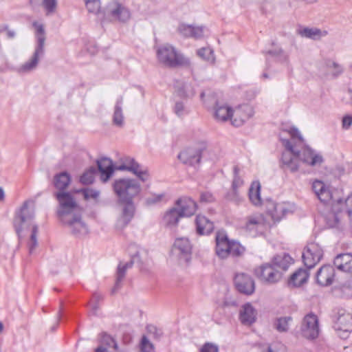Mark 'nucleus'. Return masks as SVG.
I'll return each instance as SVG.
<instances>
[{"mask_svg": "<svg viewBox=\"0 0 352 352\" xmlns=\"http://www.w3.org/2000/svg\"><path fill=\"white\" fill-rule=\"evenodd\" d=\"M281 142L286 151L283 152L281 157V168L285 171L295 173L299 168L298 160L311 166L320 165L323 162L322 156L316 153L309 146L296 142L292 144L289 139H284L280 136Z\"/></svg>", "mask_w": 352, "mask_h": 352, "instance_id": "obj_1", "label": "nucleus"}, {"mask_svg": "<svg viewBox=\"0 0 352 352\" xmlns=\"http://www.w3.org/2000/svg\"><path fill=\"white\" fill-rule=\"evenodd\" d=\"M113 189L118 197V204L124 206L122 215L117 221V227L123 229L134 216L135 208L133 199L141 191L140 184L135 179L122 178L115 180Z\"/></svg>", "mask_w": 352, "mask_h": 352, "instance_id": "obj_2", "label": "nucleus"}, {"mask_svg": "<svg viewBox=\"0 0 352 352\" xmlns=\"http://www.w3.org/2000/svg\"><path fill=\"white\" fill-rule=\"evenodd\" d=\"M217 255L222 258H226L229 256L238 257L241 256L245 249L239 242L230 240L227 234L223 231H218L215 236Z\"/></svg>", "mask_w": 352, "mask_h": 352, "instance_id": "obj_3", "label": "nucleus"}, {"mask_svg": "<svg viewBox=\"0 0 352 352\" xmlns=\"http://www.w3.org/2000/svg\"><path fill=\"white\" fill-rule=\"evenodd\" d=\"M157 60L160 63L169 67L186 66L190 64L189 59L178 52L171 45L166 43L158 47L156 51Z\"/></svg>", "mask_w": 352, "mask_h": 352, "instance_id": "obj_4", "label": "nucleus"}, {"mask_svg": "<svg viewBox=\"0 0 352 352\" xmlns=\"http://www.w3.org/2000/svg\"><path fill=\"white\" fill-rule=\"evenodd\" d=\"M332 318L333 327L338 336L346 339L352 331V314L343 308H336Z\"/></svg>", "mask_w": 352, "mask_h": 352, "instance_id": "obj_5", "label": "nucleus"}, {"mask_svg": "<svg viewBox=\"0 0 352 352\" xmlns=\"http://www.w3.org/2000/svg\"><path fill=\"white\" fill-rule=\"evenodd\" d=\"M54 196L57 199L59 207L57 210V214L60 221L64 218H67L77 208L78 205L72 195L69 192H56Z\"/></svg>", "mask_w": 352, "mask_h": 352, "instance_id": "obj_6", "label": "nucleus"}, {"mask_svg": "<svg viewBox=\"0 0 352 352\" xmlns=\"http://www.w3.org/2000/svg\"><path fill=\"white\" fill-rule=\"evenodd\" d=\"M28 204V201H25L14 218L13 225L19 238L22 230L32 225L34 218V212L29 208Z\"/></svg>", "mask_w": 352, "mask_h": 352, "instance_id": "obj_7", "label": "nucleus"}, {"mask_svg": "<svg viewBox=\"0 0 352 352\" xmlns=\"http://www.w3.org/2000/svg\"><path fill=\"white\" fill-rule=\"evenodd\" d=\"M278 270L270 262L256 268L254 273L261 282L267 285H273L279 282L283 278L280 271Z\"/></svg>", "mask_w": 352, "mask_h": 352, "instance_id": "obj_8", "label": "nucleus"}, {"mask_svg": "<svg viewBox=\"0 0 352 352\" xmlns=\"http://www.w3.org/2000/svg\"><path fill=\"white\" fill-rule=\"evenodd\" d=\"M300 331L302 336L308 340L317 338L320 332L317 316L312 313L307 314L303 318Z\"/></svg>", "mask_w": 352, "mask_h": 352, "instance_id": "obj_9", "label": "nucleus"}, {"mask_svg": "<svg viewBox=\"0 0 352 352\" xmlns=\"http://www.w3.org/2000/svg\"><path fill=\"white\" fill-rule=\"evenodd\" d=\"M322 256V248L317 243H310L305 248L302 258L305 266L310 270L320 261Z\"/></svg>", "mask_w": 352, "mask_h": 352, "instance_id": "obj_10", "label": "nucleus"}, {"mask_svg": "<svg viewBox=\"0 0 352 352\" xmlns=\"http://www.w3.org/2000/svg\"><path fill=\"white\" fill-rule=\"evenodd\" d=\"M119 170H128L135 175L142 182H146L149 179L150 175L146 168H144L133 158L126 157L124 159L122 164L116 168Z\"/></svg>", "mask_w": 352, "mask_h": 352, "instance_id": "obj_11", "label": "nucleus"}, {"mask_svg": "<svg viewBox=\"0 0 352 352\" xmlns=\"http://www.w3.org/2000/svg\"><path fill=\"white\" fill-rule=\"evenodd\" d=\"M239 109L236 110L235 117L233 119H231L232 124L236 126H239L242 125L245 122V120L250 117V116H248L237 119L236 116L239 113ZM233 115V110L231 107L225 104H219V102L216 103L214 117L217 120L221 121H226L228 119L232 118Z\"/></svg>", "mask_w": 352, "mask_h": 352, "instance_id": "obj_12", "label": "nucleus"}, {"mask_svg": "<svg viewBox=\"0 0 352 352\" xmlns=\"http://www.w3.org/2000/svg\"><path fill=\"white\" fill-rule=\"evenodd\" d=\"M234 283L237 291L241 294L249 296L254 292V280L252 276L248 274H236L234 278Z\"/></svg>", "mask_w": 352, "mask_h": 352, "instance_id": "obj_13", "label": "nucleus"}, {"mask_svg": "<svg viewBox=\"0 0 352 352\" xmlns=\"http://www.w3.org/2000/svg\"><path fill=\"white\" fill-rule=\"evenodd\" d=\"M243 229L252 237L263 234L265 231L263 217L261 214L248 216Z\"/></svg>", "mask_w": 352, "mask_h": 352, "instance_id": "obj_14", "label": "nucleus"}, {"mask_svg": "<svg viewBox=\"0 0 352 352\" xmlns=\"http://www.w3.org/2000/svg\"><path fill=\"white\" fill-rule=\"evenodd\" d=\"M107 12L113 19L120 22H126L131 17L129 9L117 1L110 3Z\"/></svg>", "mask_w": 352, "mask_h": 352, "instance_id": "obj_15", "label": "nucleus"}, {"mask_svg": "<svg viewBox=\"0 0 352 352\" xmlns=\"http://www.w3.org/2000/svg\"><path fill=\"white\" fill-rule=\"evenodd\" d=\"M61 221L68 226L72 233L76 236L85 234L88 232L87 226L81 221V216L79 214L64 218Z\"/></svg>", "mask_w": 352, "mask_h": 352, "instance_id": "obj_16", "label": "nucleus"}, {"mask_svg": "<svg viewBox=\"0 0 352 352\" xmlns=\"http://www.w3.org/2000/svg\"><path fill=\"white\" fill-rule=\"evenodd\" d=\"M291 212L285 203H274L270 201L267 206V213L274 223L280 221L287 213Z\"/></svg>", "mask_w": 352, "mask_h": 352, "instance_id": "obj_17", "label": "nucleus"}, {"mask_svg": "<svg viewBox=\"0 0 352 352\" xmlns=\"http://www.w3.org/2000/svg\"><path fill=\"white\" fill-rule=\"evenodd\" d=\"M139 255L138 254H135L131 258V260L129 262L125 263L123 264L122 263H120L116 272V283L113 288L111 290V294H114L120 287L122 285V282L124 280L126 270L129 268H131L133 263L138 260Z\"/></svg>", "mask_w": 352, "mask_h": 352, "instance_id": "obj_18", "label": "nucleus"}, {"mask_svg": "<svg viewBox=\"0 0 352 352\" xmlns=\"http://www.w3.org/2000/svg\"><path fill=\"white\" fill-rule=\"evenodd\" d=\"M173 252L188 262L190 259L192 252V245L188 239L185 237L177 239L174 243Z\"/></svg>", "mask_w": 352, "mask_h": 352, "instance_id": "obj_19", "label": "nucleus"}, {"mask_svg": "<svg viewBox=\"0 0 352 352\" xmlns=\"http://www.w3.org/2000/svg\"><path fill=\"white\" fill-rule=\"evenodd\" d=\"M201 149L188 148L178 155V159L184 164L190 166L199 164L201 157Z\"/></svg>", "mask_w": 352, "mask_h": 352, "instance_id": "obj_20", "label": "nucleus"}, {"mask_svg": "<svg viewBox=\"0 0 352 352\" xmlns=\"http://www.w3.org/2000/svg\"><path fill=\"white\" fill-rule=\"evenodd\" d=\"M312 190L318 199L322 203L325 204L330 201H331V202L335 201L333 192L330 190L329 188L321 181H314L312 184Z\"/></svg>", "mask_w": 352, "mask_h": 352, "instance_id": "obj_21", "label": "nucleus"}, {"mask_svg": "<svg viewBox=\"0 0 352 352\" xmlns=\"http://www.w3.org/2000/svg\"><path fill=\"white\" fill-rule=\"evenodd\" d=\"M182 217H190L197 210V204L190 197H184L179 199L175 206Z\"/></svg>", "mask_w": 352, "mask_h": 352, "instance_id": "obj_22", "label": "nucleus"}, {"mask_svg": "<svg viewBox=\"0 0 352 352\" xmlns=\"http://www.w3.org/2000/svg\"><path fill=\"white\" fill-rule=\"evenodd\" d=\"M335 276V270L332 265H324L317 272L316 282L321 286H327L332 283Z\"/></svg>", "mask_w": 352, "mask_h": 352, "instance_id": "obj_23", "label": "nucleus"}, {"mask_svg": "<svg viewBox=\"0 0 352 352\" xmlns=\"http://www.w3.org/2000/svg\"><path fill=\"white\" fill-rule=\"evenodd\" d=\"M205 26H195L181 23L177 28V30L181 35L184 37H190L195 39H199L204 36Z\"/></svg>", "mask_w": 352, "mask_h": 352, "instance_id": "obj_24", "label": "nucleus"}, {"mask_svg": "<svg viewBox=\"0 0 352 352\" xmlns=\"http://www.w3.org/2000/svg\"><path fill=\"white\" fill-rule=\"evenodd\" d=\"M196 232L199 235H209L214 228V223L206 217L201 214L195 218Z\"/></svg>", "mask_w": 352, "mask_h": 352, "instance_id": "obj_25", "label": "nucleus"}, {"mask_svg": "<svg viewBox=\"0 0 352 352\" xmlns=\"http://www.w3.org/2000/svg\"><path fill=\"white\" fill-rule=\"evenodd\" d=\"M97 165L100 173L101 180L103 182H107L113 175L115 169L112 161L107 157H103L97 161Z\"/></svg>", "mask_w": 352, "mask_h": 352, "instance_id": "obj_26", "label": "nucleus"}, {"mask_svg": "<svg viewBox=\"0 0 352 352\" xmlns=\"http://www.w3.org/2000/svg\"><path fill=\"white\" fill-rule=\"evenodd\" d=\"M256 311L250 303L242 306L239 313V320L243 324L251 325L256 322Z\"/></svg>", "mask_w": 352, "mask_h": 352, "instance_id": "obj_27", "label": "nucleus"}, {"mask_svg": "<svg viewBox=\"0 0 352 352\" xmlns=\"http://www.w3.org/2000/svg\"><path fill=\"white\" fill-rule=\"evenodd\" d=\"M294 262L293 258L287 253H283L277 254L271 261V263L275 267L278 271H280L282 276L285 272L290 265Z\"/></svg>", "mask_w": 352, "mask_h": 352, "instance_id": "obj_28", "label": "nucleus"}, {"mask_svg": "<svg viewBox=\"0 0 352 352\" xmlns=\"http://www.w3.org/2000/svg\"><path fill=\"white\" fill-rule=\"evenodd\" d=\"M333 264L340 271L352 273V254H338L334 258Z\"/></svg>", "mask_w": 352, "mask_h": 352, "instance_id": "obj_29", "label": "nucleus"}, {"mask_svg": "<svg viewBox=\"0 0 352 352\" xmlns=\"http://www.w3.org/2000/svg\"><path fill=\"white\" fill-rule=\"evenodd\" d=\"M331 202V208L324 215V219L329 228H338L341 219L344 217L340 210L334 209V203Z\"/></svg>", "mask_w": 352, "mask_h": 352, "instance_id": "obj_30", "label": "nucleus"}, {"mask_svg": "<svg viewBox=\"0 0 352 352\" xmlns=\"http://www.w3.org/2000/svg\"><path fill=\"white\" fill-rule=\"evenodd\" d=\"M123 97L120 96L116 102L113 113L112 116V123L117 127H123L124 125V116L122 110Z\"/></svg>", "mask_w": 352, "mask_h": 352, "instance_id": "obj_31", "label": "nucleus"}, {"mask_svg": "<svg viewBox=\"0 0 352 352\" xmlns=\"http://www.w3.org/2000/svg\"><path fill=\"white\" fill-rule=\"evenodd\" d=\"M71 180L70 175L66 171H63L54 175L53 185L58 190V192H65L70 184Z\"/></svg>", "mask_w": 352, "mask_h": 352, "instance_id": "obj_32", "label": "nucleus"}, {"mask_svg": "<svg viewBox=\"0 0 352 352\" xmlns=\"http://www.w3.org/2000/svg\"><path fill=\"white\" fill-rule=\"evenodd\" d=\"M309 276L307 270L299 268L290 276L288 284L294 287H300L307 281Z\"/></svg>", "mask_w": 352, "mask_h": 352, "instance_id": "obj_33", "label": "nucleus"}, {"mask_svg": "<svg viewBox=\"0 0 352 352\" xmlns=\"http://www.w3.org/2000/svg\"><path fill=\"white\" fill-rule=\"evenodd\" d=\"M287 133L291 138V140H289L292 144H295L296 142H298L302 144V137L300 135L298 129L294 126H282L281 132L279 135V138L282 136L283 138L287 139L284 137V134ZM281 141V138H280Z\"/></svg>", "mask_w": 352, "mask_h": 352, "instance_id": "obj_34", "label": "nucleus"}, {"mask_svg": "<svg viewBox=\"0 0 352 352\" xmlns=\"http://www.w3.org/2000/svg\"><path fill=\"white\" fill-rule=\"evenodd\" d=\"M298 34L302 37L312 40H319L327 34V31H322L317 28L305 27L298 30Z\"/></svg>", "mask_w": 352, "mask_h": 352, "instance_id": "obj_35", "label": "nucleus"}, {"mask_svg": "<svg viewBox=\"0 0 352 352\" xmlns=\"http://www.w3.org/2000/svg\"><path fill=\"white\" fill-rule=\"evenodd\" d=\"M44 54V49L36 47L34 52L31 58L22 65L21 70L23 72H28L34 69L38 63V60L41 56Z\"/></svg>", "mask_w": 352, "mask_h": 352, "instance_id": "obj_36", "label": "nucleus"}, {"mask_svg": "<svg viewBox=\"0 0 352 352\" xmlns=\"http://www.w3.org/2000/svg\"><path fill=\"white\" fill-rule=\"evenodd\" d=\"M249 198L255 206L261 204V184L258 182H254L249 189Z\"/></svg>", "mask_w": 352, "mask_h": 352, "instance_id": "obj_37", "label": "nucleus"}, {"mask_svg": "<svg viewBox=\"0 0 352 352\" xmlns=\"http://www.w3.org/2000/svg\"><path fill=\"white\" fill-rule=\"evenodd\" d=\"M98 347L113 349L116 351L118 350V346L113 338L107 333H102L100 335L99 338V346Z\"/></svg>", "mask_w": 352, "mask_h": 352, "instance_id": "obj_38", "label": "nucleus"}, {"mask_svg": "<svg viewBox=\"0 0 352 352\" xmlns=\"http://www.w3.org/2000/svg\"><path fill=\"white\" fill-rule=\"evenodd\" d=\"M32 25L36 29V37L37 40L36 47L44 49L45 41V32L44 26L36 21L33 22Z\"/></svg>", "mask_w": 352, "mask_h": 352, "instance_id": "obj_39", "label": "nucleus"}, {"mask_svg": "<svg viewBox=\"0 0 352 352\" xmlns=\"http://www.w3.org/2000/svg\"><path fill=\"white\" fill-rule=\"evenodd\" d=\"M181 217L182 216L175 206L165 214L164 219L168 226H176Z\"/></svg>", "mask_w": 352, "mask_h": 352, "instance_id": "obj_40", "label": "nucleus"}, {"mask_svg": "<svg viewBox=\"0 0 352 352\" xmlns=\"http://www.w3.org/2000/svg\"><path fill=\"white\" fill-rule=\"evenodd\" d=\"M292 320L291 316L278 318L274 322V327L278 332H286L289 329V322Z\"/></svg>", "mask_w": 352, "mask_h": 352, "instance_id": "obj_41", "label": "nucleus"}, {"mask_svg": "<svg viewBox=\"0 0 352 352\" xmlns=\"http://www.w3.org/2000/svg\"><path fill=\"white\" fill-rule=\"evenodd\" d=\"M96 170V168L91 166L87 171H85L80 177V182L82 184H91L94 181V174Z\"/></svg>", "mask_w": 352, "mask_h": 352, "instance_id": "obj_42", "label": "nucleus"}, {"mask_svg": "<svg viewBox=\"0 0 352 352\" xmlns=\"http://www.w3.org/2000/svg\"><path fill=\"white\" fill-rule=\"evenodd\" d=\"M38 226L36 225H35V224L33 225L32 226V233H31L30 238V241H29L28 244V249H29V252L30 254H32L34 252V249L37 246V234H38Z\"/></svg>", "mask_w": 352, "mask_h": 352, "instance_id": "obj_43", "label": "nucleus"}, {"mask_svg": "<svg viewBox=\"0 0 352 352\" xmlns=\"http://www.w3.org/2000/svg\"><path fill=\"white\" fill-rule=\"evenodd\" d=\"M42 5L45 8L47 16L51 15L56 12L58 1L57 0H43Z\"/></svg>", "mask_w": 352, "mask_h": 352, "instance_id": "obj_44", "label": "nucleus"}, {"mask_svg": "<svg viewBox=\"0 0 352 352\" xmlns=\"http://www.w3.org/2000/svg\"><path fill=\"white\" fill-rule=\"evenodd\" d=\"M340 289L343 296L346 298H352V276L349 280L340 285Z\"/></svg>", "mask_w": 352, "mask_h": 352, "instance_id": "obj_45", "label": "nucleus"}, {"mask_svg": "<svg viewBox=\"0 0 352 352\" xmlns=\"http://www.w3.org/2000/svg\"><path fill=\"white\" fill-rule=\"evenodd\" d=\"M141 352H155L153 344L149 341L146 336H143L140 344Z\"/></svg>", "mask_w": 352, "mask_h": 352, "instance_id": "obj_46", "label": "nucleus"}, {"mask_svg": "<svg viewBox=\"0 0 352 352\" xmlns=\"http://www.w3.org/2000/svg\"><path fill=\"white\" fill-rule=\"evenodd\" d=\"M146 330L148 333L156 340H160L163 336V331L161 329L157 328L153 324L147 325Z\"/></svg>", "mask_w": 352, "mask_h": 352, "instance_id": "obj_47", "label": "nucleus"}, {"mask_svg": "<svg viewBox=\"0 0 352 352\" xmlns=\"http://www.w3.org/2000/svg\"><path fill=\"white\" fill-rule=\"evenodd\" d=\"M234 179L232 184V188L236 189L243 184V181L239 176V168L237 166L233 168Z\"/></svg>", "mask_w": 352, "mask_h": 352, "instance_id": "obj_48", "label": "nucleus"}, {"mask_svg": "<svg viewBox=\"0 0 352 352\" xmlns=\"http://www.w3.org/2000/svg\"><path fill=\"white\" fill-rule=\"evenodd\" d=\"M197 55L201 58L210 60L214 58L213 50L210 47H202L197 50Z\"/></svg>", "mask_w": 352, "mask_h": 352, "instance_id": "obj_49", "label": "nucleus"}, {"mask_svg": "<svg viewBox=\"0 0 352 352\" xmlns=\"http://www.w3.org/2000/svg\"><path fill=\"white\" fill-rule=\"evenodd\" d=\"M226 198L227 200L232 201L236 204H239L242 201V197L240 196L238 190L233 188L226 194Z\"/></svg>", "mask_w": 352, "mask_h": 352, "instance_id": "obj_50", "label": "nucleus"}, {"mask_svg": "<svg viewBox=\"0 0 352 352\" xmlns=\"http://www.w3.org/2000/svg\"><path fill=\"white\" fill-rule=\"evenodd\" d=\"M80 192L82 193L84 198L86 200L90 198L97 199L100 195V192L98 190L89 188H82L80 190Z\"/></svg>", "mask_w": 352, "mask_h": 352, "instance_id": "obj_51", "label": "nucleus"}, {"mask_svg": "<svg viewBox=\"0 0 352 352\" xmlns=\"http://www.w3.org/2000/svg\"><path fill=\"white\" fill-rule=\"evenodd\" d=\"M89 12L97 14L100 9V1H92L85 2Z\"/></svg>", "mask_w": 352, "mask_h": 352, "instance_id": "obj_52", "label": "nucleus"}, {"mask_svg": "<svg viewBox=\"0 0 352 352\" xmlns=\"http://www.w3.org/2000/svg\"><path fill=\"white\" fill-rule=\"evenodd\" d=\"M103 299V296L100 293H95L93 295L91 306L94 314H96L99 307V302Z\"/></svg>", "mask_w": 352, "mask_h": 352, "instance_id": "obj_53", "label": "nucleus"}, {"mask_svg": "<svg viewBox=\"0 0 352 352\" xmlns=\"http://www.w3.org/2000/svg\"><path fill=\"white\" fill-rule=\"evenodd\" d=\"M174 112L179 117L184 116V115H186L188 113V111L185 107L183 102H177L175 103V105L174 107Z\"/></svg>", "mask_w": 352, "mask_h": 352, "instance_id": "obj_54", "label": "nucleus"}, {"mask_svg": "<svg viewBox=\"0 0 352 352\" xmlns=\"http://www.w3.org/2000/svg\"><path fill=\"white\" fill-rule=\"evenodd\" d=\"M267 54L272 56H274V57H276V58H278L281 61H285L287 60V56L285 54L284 52L283 51V50L281 48H276L274 50H269L267 52Z\"/></svg>", "mask_w": 352, "mask_h": 352, "instance_id": "obj_55", "label": "nucleus"}, {"mask_svg": "<svg viewBox=\"0 0 352 352\" xmlns=\"http://www.w3.org/2000/svg\"><path fill=\"white\" fill-rule=\"evenodd\" d=\"M178 94L183 98H190L195 96V91L190 86L186 85L183 89L179 90Z\"/></svg>", "mask_w": 352, "mask_h": 352, "instance_id": "obj_56", "label": "nucleus"}, {"mask_svg": "<svg viewBox=\"0 0 352 352\" xmlns=\"http://www.w3.org/2000/svg\"><path fill=\"white\" fill-rule=\"evenodd\" d=\"M327 67L329 68V69H333V74L332 75L334 76V77H338V76H340L342 72H343V68L341 65H340L339 64H338L336 62H329L327 63Z\"/></svg>", "mask_w": 352, "mask_h": 352, "instance_id": "obj_57", "label": "nucleus"}, {"mask_svg": "<svg viewBox=\"0 0 352 352\" xmlns=\"http://www.w3.org/2000/svg\"><path fill=\"white\" fill-rule=\"evenodd\" d=\"M200 352H219V346L213 343H205L199 350Z\"/></svg>", "mask_w": 352, "mask_h": 352, "instance_id": "obj_58", "label": "nucleus"}, {"mask_svg": "<svg viewBox=\"0 0 352 352\" xmlns=\"http://www.w3.org/2000/svg\"><path fill=\"white\" fill-rule=\"evenodd\" d=\"M214 201V197L211 192H204L200 195V201L202 203H212Z\"/></svg>", "mask_w": 352, "mask_h": 352, "instance_id": "obj_59", "label": "nucleus"}, {"mask_svg": "<svg viewBox=\"0 0 352 352\" xmlns=\"http://www.w3.org/2000/svg\"><path fill=\"white\" fill-rule=\"evenodd\" d=\"M164 197V194L153 195L146 199V203L148 204H155L160 202Z\"/></svg>", "mask_w": 352, "mask_h": 352, "instance_id": "obj_60", "label": "nucleus"}, {"mask_svg": "<svg viewBox=\"0 0 352 352\" xmlns=\"http://www.w3.org/2000/svg\"><path fill=\"white\" fill-rule=\"evenodd\" d=\"M352 125V116H345L342 118V127L345 129H349Z\"/></svg>", "mask_w": 352, "mask_h": 352, "instance_id": "obj_61", "label": "nucleus"}, {"mask_svg": "<svg viewBox=\"0 0 352 352\" xmlns=\"http://www.w3.org/2000/svg\"><path fill=\"white\" fill-rule=\"evenodd\" d=\"M279 346H281V344L278 343L270 345L268 346L267 351L263 352H280Z\"/></svg>", "mask_w": 352, "mask_h": 352, "instance_id": "obj_62", "label": "nucleus"}, {"mask_svg": "<svg viewBox=\"0 0 352 352\" xmlns=\"http://www.w3.org/2000/svg\"><path fill=\"white\" fill-rule=\"evenodd\" d=\"M4 30H6V34H7V37L8 38H14L16 34H15V32L14 30L8 29V27L7 25L5 26Z\"/></svg>", "mask_w": 352, "mask_h": 352, "instance_id": "obj_63", "label": "nucleus"}, {"mask_svg": "<svg viewBox=\"0 0 352 352\" xmlns=\"http://www.w3.org/2000/svg\"><path fill=\"white\" fill-rule=\"evenodd\" d=\"M95 352H112L110 349H106L102 347H97L95 349Z\"/></svg>", "mask_w": 352, "mask_h": 352, "instance_id": "obj_64", "label": "nucleus"}]
</instances>
